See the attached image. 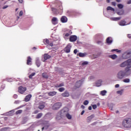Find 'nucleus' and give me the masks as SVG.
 Listing matches in <instances>:
<instances>
[{
    "instance_id": "nucleus-1",
    "label": "nucleus",
    "mask_w": 131,
    "mask_h": 131,
    "mask_svg": "<svg viewBox=\"0 0 131 131\" xmlns=\"http://www.w3.org/2000/svg\"><path fill=\"white\" fill-rule=\"evenodd\" d=\"M131 74V69L129 68H125L124 70H120L116 75V77L117 79L121 80L123 79L124 77L125 76H129Z\"/></svg>"
},
{
    "instance_id": "nucleus-2",
    "label": "nucleus",
    "mask_w": 131,
    "mask_h": 131,
    "mask_svg": "<svg viewBox=\"0 0 131 131\" xmlns=\"http://www.w3.org/2000/svg\"><path fill=\"white\" fill-rule=\"evenodd\" d=\"M66 114H68V108L64 107L57 114L56 119H61V118L66 116Z\"/></svg>"
},
{
    "instance_id": "nucleus-3",
    "label": "nucleus",
    "mask_w": 131,
    "mask_h": 131,
    "mask_svg": "<svg viewBox=\"0 0 131 131\" xmlns=\"http://www.w3.org/2000/svg\"><path fill=\"white\" fill-rule=\"evenodd\" d=\"M122 126L125 128H130L131 127V119L128 118L124 119L122 123Z\"/></svg>"
},
{
    "instance_id": "nucleus-4",
    "label": "nucleus",
    "mask_w": 131,
    "mask_h": 131,
    "mask_svg": "<svg viewBox=\"0 0 131 131\" xmlns=\"http://www.w3.org/2000/svg\"><path fill=\"white\" fill-rule=\"evenodd\" d=\"M127 66V67H126ZM120 67L122 68H124V67H126V68H129V69L131 68V59H128L127 60L123 62L121 64H120Z\"/></svg>"
},
{
    "instance_id": "nucleus-5",
    "label": "nucleus",
    "mask_w": 131,
    "mask_h": 131,
    "mask_svg": "<svg viewBox=\"0 0 131 131\" xmlns=\"http://www.w3.org/2000/svg\"><path fill=\"white\" fill-rule=\"evenodd\" d=\"M60 107H62V103L56 102L53 105L52 109L53 110H58V109H60Z\"/></svg>"
},
{
    "instance_id": "nucleus-6",
    "label": "nucleus",
    "mask_w": 131,
    "mask_h": 131,
    "mask_svg": "<svg viewBox=\"0 0 131 131\" xmlns=\"http://www.w3.org/2000/svg\"><path fill=\"white\" fill-rule=\"evenodd\" d=\"M43 43L46 46H50V47H53V46H54V43H53V42L50 41V40H49V39H44Z\"/></svg>"
},
{
    "instance_id": "nucleus-7",
    "label": "nucleus",
    "mask_w": 131,
    "mask_h": 131,
    "mask_svg": "<svg viewBox=\"0 0 131 131\" xmlns=\"http://www.w3.org/2000/svg\"><path fill=\"white\" fill-rule=\"evenodd\" d=\"M26 87L20 86L18 88V93H20V94H24V93L26 92Z\"/></svg>"
},
{
    "instance_id": "nucleus-8",
    "label": "nucleus",
    "mask_w": 131,
    "mask_h": 131,
    "mask_svg": "<svg viewBox=\"0 0 131 131\" xmlns=\"http://www.w3.org/2000/svg\"><path fill=\"white\" fill-rule=\"evenodd\" d=\"M69 40L71 42H74V41H76V40H77V36L76 35H71L70 37Z\"/></svg>"
},
{
    "instance_id": "nucleus-9",
    "label": "nucleus",
    "mask_w": 131,
    "mask_h": 131,
    "mask_svg": "<svg viewBox=\"0 0 131 131\" xmlns=\"http://www.w3.org/2000/svg\"><path fill=\"white\" fill-rule=\"evenodd\" d=\"M72 48V46H71L70 45V44H68L66 47L64 48V52H66V53H69L70 52V51H71V48Z\"/></svg>"
},
{
    "instance_id": "nucleus-10",
    "label": "nucleus",
    "mask_w": 131,
    "mask_h": 131,
    "mask_svg": "<svg viewBox=\"0 0 131 131\" xmlns=\"http://www.w3.org/2000/svg\"><path fill=\"white\" fill-rule=\"evenodd\" d=\"M131 21H129L128 24H126V21L124 19H123L119 22V24L120 26H125V25H129Z\"/></svg>"
},
{
    "instance_id": "nucleus-11",
    "label": "nucleus",
    "mask_w": 131,
    "mask_h": 131,
    "mask_svg": "<svg viewBox=\"0 0 131 131\" xmlns=\"http://www.w3.org/2000/svg\"><path fill=\"white\" fill-rule=\"evenodd\" d=\"M27 64L29 65L30 66H31V65H32V59L30 56H28L27 57Z\"/></svg>"
},
{
    "instance_id": "nucleus-12",
    "label": "nucleus",
    "mask_w": 131,
    "mask_h": 131,
    "mask_svg": "<svg viewBox=\"0 0 131 131\" xmlns=\"http://www.w3.org/2000/svg\"><path fill=\"white\" fill-rule=\"evenodd\" d=\"M58 18H57V17H53V18L51 20V22L52 23V24H53V25H56L57 24H58Z\"/></svg>"
},
{
    "instance_id": "nucleus-13",
    "label": "nucleus",
    "mask_w": 131,
    "mask_h": 131,
    "mask_svg": "<svg viewBox=\"0 0 131 131\" xmlns=\"http://www.w3.org/2000/svg\"><path fill=\"white\" fill-rule=\"evenodd\" d=\"M60 21L62 23H66V22L68 21V19L67 18V17L62 16L60 19Z\"/></svg>"
},
{
    "instance_id": "nucleus-14",
    "label": "nucleus",
    "mask_w": 131,
    "mask_h": 131,
    "mask_svg": "<svg viewBox=\"0 0 131 131\" xmlns=\"http://www.w3.org/2000/svg\"><path fill=\"white\" fill-rule=\"evenodd\" d=\"M51 56L48 54H45L43 55V59L44 60L43 61V62H45V61H47V60H48V59H51Z\"/></svg>"
},
{
    "instance_id": "nucleus-15",
    "label": "nucleus",
    "mask_w": 131,
    "mask_h": 131,
    "mask_svg": "<svg viewBox=\"0 0 131 131\" xmlns=\"http://www.w3.org/2000/svg\"><path fill=\"white\" fill-rule=\"evenodd\" d=\"M31 97H32V96L31 95V94H29L28 95L25 99V102H29V101H30V99H31Z\"/></svg>"
},
{
    "instance_id": "nucleus-16",
    "label": "nucleus",
    "mask_w": 131,
    "mask_h": 131,
    "mask_svg": "<svg viewBox=\"0 0 131 131\" xmlns=\"http://www.w3.org/2000/svg\"><path fill=\"white\" fill-rule=\"evenodd\" d=\"M102 80L100 79L98 81H96L95 83L96 86H101L102 85Z\"/></svg>"
},
{
    "instance_id": "nucleus-17",
    "label": "nucleus",
    "mask_w": 131,
    "mask_h": 131,
    "mask_svg": "<svg viewBox=\"0 0 131 131\" xmlns=\"http://www.w3.org/2000/svg\"><path fill=\"white\" fill-rule=\"evenodd\" d=\"M106 41L107 43L110 45L111 43H112L113 41L112 40V38L111 37H108L107 38Z\"/></svg>"
},
{
    "instance_id": "nucleus-18",
    "label": "nucleus",
    "mask_w": 131,
    "mask_h": 131,
    "mask_svg": "<svg viewBox=\"0 0 131 131\" xmlns=\"http://www.w3.org/2000/svg\"><path fill=\"white\" fill-rule=\"evenodd\" d=\"M62 97H68L69 96V92L67 91H66L64 93L61 94Z\"/></svg>"
},
{
    "instance_id": "nucleus-19",
    "label": "nucleus",
    "mask_w": 131,
    "mask_h": 131,
    "mask_svg": "<svg viewBox=\"0 0 131 131\" xmlns=\"http://www.w3.org/2000/svg\"><path fill=\"white\" fill-rule=\"evenodd\" d=\"M55 95H57V92L56 91H53V92H50L48 93V95H49L50 97H53Z\"/></svg>"
},
{
    "instance_id": "nucleus-20",
    "label": "nucleus",
    "mask_w": 131,
    "mask_h": 131,
    "mask_svg": "<svg viewBox=\"0 0 131 131\" xmlns=\"http://www.w3.org/2000/svg\"><path fill=\"white\" fill-rule=\"evenodd\" d=\"M116 13L119 16H122V15L124 14V10L122 9L120 11H117Z\"/></svg>"
},
{
    "instance_id": "nucleus-21",
    "label": "nucleus",
    "mask_w": 131,
    "mask_h": 131,
    "mask_svg": "<svg viewBox=\"0 0 131 131\" xmlns=\"http://www.w3.org/2000/svg\"><path fill=\"white\" fill-rule=\"evenodd\" d=\"M64 82H62L60 84H56L54 85L55 88H62V86H64Z\"/></svg>"
},
{
    "instance_id": "nucleus-22",
    "label": "nucleus",
    "mask_w": 131,
    "mask_h": 131,
    "mask_svg": "<svg viewBox=\"0 0 131 131\" xmlns=\"http://www.w3.org/2000/svg\"><path fill=\"white\" fill-rule=\"evenodd\" d=\"M94 117H95V115L92 114L91 116L88 117L87 118V120L88 122H90L91 121V120H92V118H94Z\"/></svg>"
},
{
    "instance_id": "nucleus-23",
    "label": "nucleus",
    "mask_w": 131,
    "mask_h": 131,
    "mask_svg": "<svg viewBox=\"0 0 131 131\" xmlns=\"http://www.w3.org/2000/svg\"><path fill=\"white\" fill-rule=\"evenodd\" d=\"M109 58H111L113 60H115V59L117 58V55L116 54L109 55Z\"/></svg>"
},
{
    "instance_id": "nucleus-24",
    "label": "nucleus",
    "mask_w": 131,
    "mask_h": 131,
    "mask_svg": "<svg viewBox=\"0 0 131 131\" xmlns=\"http://www.w3.org/2000/svg\"><path fill=\"white\" fill-rule=\"evenodd\" d=\"M81 80H79L76 83V85L77 86V88H79V86H81Z\"/></svg>"
},
{
    "instance_id": "nucleus-25",
    "label": "nucleus",
    "mask_w": 131,
    "mask_h": 131,
    "mask_svg": "<svg viewBox=\"0 0 131 131\" xmlns=\"http://www.w3.org/2000/svg\"><path fill=\"white\" fill-rule=\"evenodd\" d=\"M42 76L43 78H46V79H48V78H49V75H48V74L47 73H43L42 74Z\"/></svg>"
},
{
    "instance_id": "nucleus-26",
    "label": "nucleus",
    "mask_w": 131,
    "mask_h": 131,
    "mask_svg": "<svg viewBox=\"0 0 131 131\" xmlns=\"http://www.w3.org/2000/svg\"><path fill=\"white\" fill-rule=\"evenodd\" d=\"M114 106H115V104H114V103L108 104V106L110 108L112 111V110H113V107H114Z\"/></svg>"
},
{
    "instance_id": "nucleus-27",
    "label": "nucleus",
    "mask_w": 131,
    "mask_h": 131,
    "mask_svg": "<svg viewBox=\"0 0 131 131\" xmlns=\"http://www.w3.org/2000/svg\"><path fill=\"white\" fill-rule=\"evenodd\" d=\"M131 52H125L124 53V56H126V58H129L130 57Z\"/></svg>"
},
{
    "instance_id": "nucleus-28",
    "label": "nucleus",
    "mask_w": 131,
    "mask_h": 131,
    "mask_svg": "<svg viewBox=\"0 0 131 131\" xmlns=\"http://www.w3.org/2000/svg\"><path fill=\"white\" fill-rule=\"evenodd\" d=\"M123 89H121V90L117 91V94L118 95H120V96H122V94H123Z\"/></svg>"
},
{
    "instance_id": "nucleus-29",
    "label": "nucleus",
    "mask_w": 131,
    "mask_h": 131,
    "mask_svg": "<svg viewBox=\"0 0 131 131\" xmlns=\"http://www.w3.org/2000/svg\"><path fill=\"white\" fill-rule=\"evenodd\" d=\"M120 19H121V17H113L111 18L113 21H118L119 20H120Z\"/></svg>"
},
{
    "instance_id": "nucleus-30",
    "label": "nucleus",
    "mask_w": 131,
    "mask_h": 131,
    "mask_svg": "<svg viewBox=\"0 0 131 131\" xmlns=\"http://www.w3.org/2000/svg\"><path fill=\"white\" fill-rule=\"evenodd\" d=\"M106 10H107V11H113V12H114L115 11V9H114V8L111 7V6L107 7Z\"/></svg>"
},
{
    "instance_id": "nucleus-31",
    "label": "nucleus",
    "mask_w": 131,
    "mask_h": 131,
    "mask_svg": "<svg viewBox=\"0 0 131 131\" xmlns=\"http://www.w3.org/2000/svg\"><path fill=\"white\" fill-rule=\"evenodd\" d=\"M106 94H107V91L106 90L102 91L100 92V95H101V96H105Z\"/></svg>"
},
{
    "instance_id": "nucleus-32",
    "label": "nucleus",
    "mask_w": 131,
    "mask_h": 131,
    "mask_svg": "<svg viewBox=\"0 0 131 131\" xmlns=\"http://www.w3.org/2000/svg\"><path fill=\"white\" fill-rule=\"evenodd\" d=\"M10 129L9 127H4L0 129V131H10L9 129Z\"/></svg>"
},
{
    "instance_id": "nucleus-33",
    "label": "nucleus",
    "mask_w": 131,
    "mask_h": 131,
    "mask_svg": "<svg viewBox=\"0 0 131 131\" xmlns=\"http://www.w3.org/2000/svg\"><path fill=\"white\" fill-rule=\"evenodd\" d=\"M66 117L68 119H71L72 118V116H71L69 113L66 114Z\"/></svg>"
},
{
    "instance_id": "nucleus-34",
    "label": "nucleus",
    "mask_w": 131,
    "mask_h": 131,
    "mask_svg": "<svg viewBox=\"0 0 131 131\" xmlns=\"http://www.w3.org/2000/svg\"><path fill=\"white\" fill-rule=\"evenodd\" d=\"M52 12H53V13L54 14H57V13H58V9L54 8H52Z\"/></svg>"
},
{
    "instance_id": "nucleus-35",
    "label": "nucleus",
    "mask_w": 131,
    "mask_h": 131,
    "mask_svg": "<svg viewBox=\"0 0 131 131\" xmlns=\"http://www.w3.org/2000/svg\"><path fill=\"white\" fill-rule=\"evenodd\" d=\"M41 116H42V113H39L37 115L36 118L38 119L40 118L41 117Z\"/></svg>"
},
{
    "instance_id": "nucleus-36",
    "label": "nucleus",
    "mask_w": 131,
    "mask_h": 131,
    "mask_svg": "<svg viewBox=\"0 0 131 131\" xmlns=\"http://www.w3.org/2000/svg\"><path fill=\"white\" fill-rule=\"evenodd\" d=\"M36 64L37 65V67H39V66H40V61H39V60H36Z\"/></svg>"
},
{
    "instance_id": "nucleus-37",
    "label": "nucleus",
    "mask_w": 131,
    "mask_h": 131,
    "mask_svg": "<svg viewBox=\"0 0 131 131\" xmlns=\"http://www.w3.org/2000/svg\"><path fill=\"white\" fill-rule=\"evenodd\" d=\"M58 91L60 93H62V92H64V91H65V88H64L63 87L60 88H59Z\"/></svg>"
},
{
    "instance_id": "nucleus-38",
    "label": "nucleus",
    "mask_w": 131,
    "mask_h": 131,
    "mask_svg": "<svg viewBox=\"0 0 131 131\" xmlns=\"http://www.w3.org/2000/svg\"><path fill=\"white\" fill-rule=\"evenodd\" d=\"M45 106L43 104H41L40 105H39L38 106V108L40 109V110H42V109H43L45 108Z\"/></svg>"
},
{
    "instance_id": "nucleus-39",
    "label": "nucleus",
    "mask_w": 131,
    "mask_h": 131,
    "mask_svg": "<svg viewBox=\"0 0 131 131\" xmlns=\"http://www.w3.org/2000/svg\"><path fill=\"white\" fill-rule=\"evenodd\" d=\"M23 111H22V110H19L16 112L15 114H16L17 115H18V114H21V113H22Z\"/></svg>"
},
{
    "instance_id": "nucleus-40",
    "label": "nucleus",
    "mask_w": 131,
    "mask_h": 131,
    "mask_svg": "<svg viewBox=\"0 0 131 131\" xmlns=\"http://www.w3.org/2000/svg\"><path fill=\"white\" fill-rule=\"evenodd\" d=\"M117 7H118V8H119V9H123V7H124V6H123V5L120 4H118V5H117Z\"/></svg>"
},
{
    "instance_id": "nucleus-41",
    "label": "nucleus",
    "mask_w": 131,
    "mask_h": 131,
    "mask_svg": "<svg viewBox=\"0 0 131 131\" xmlns=\"http://www.w3.org/2000/svg\"><path fill=\"white\" fill-rule=\"evenodd\" d=\"M123 81L124 82H126V83H128L130 81V80H129V79L128 78H126V79H124Z\"/></svg>"
},
{
    "instance_id": "nucleus-42",
    "label": "nucleus",
    "mask_w": 131,
    "mask_h": 131,
    "mask_svg": "<svg viewBox=\"0 0 131 131\" xmlns=\"http://www.w3.org/2000/svg\"><path fill=\"white\" fill-rule=\"evenodd\" d=\"M112 52H117V53H121V50H118V49H113Z\"/></svg>"
},
{
    "instance_id": "nucleus-43",
    "label": "nucleus",
    "mask_w": 131,
    "mask_h": 131,
    "mask_svg": "<svg viewBox=\"0 0 131 131\" xmlns=\"http://www.w3.org/2000/svg\"><path fill=\"white\" fill-rule=\"evenodd\" d=\"M35 75V73H32L31 75H29V78H32L33 76H34Z\"/></svg>"
},
{
    "instance_id": "nucleus-44",
    "label": "nucleus",
    "mask_w": 131,
    "mask_h": 131,
    "mask_svg": "<svg viewBox=\"0 0 131 131\" xmlns=\"http://www.w3.org/2000/svg\"><path fill=\"white\" fill-rule=\"evenodd\" d=\"M89 64V62L84 61L82 62V66H84V65H88Z\"/></svg>"
},
{
    "instance_id": "nucleus-45",
    "label": "nucleus",
    "mask_w": 131,
    "mask_h": 131,
    "mask_svg": "<svg viewBox=\"0 0 131 131\" xmlns=\"http://www.w3.org/2000/svg\"><path fill=\"white\" fill-rule=\"evenodd\" d=\"M89 104V101L88 100H85L83 102V104L85 105H86Z\"/></svg>"
},
{
    "instance_id": "nucleus-46",
    "label": "nucleus",
    "mask_w": 131,
    "mask_h": 131,
    "mask_svg": "<svg viewBox=\"0 0 131 131\" xmlns=\"http://www.w3.org/2000/svg\"><path fill=\"white\" fill-rule=\"evenodd\" d=\"M19 17H22V16H23V11H20L19 12Z\"/></svg>"
},
{
    "instance_id": "nucleus-47",
    "label": "nucleus",
    "mask_w": 131,
    "mask_h": 131,
    "mask_svg": "<svg viewBox=\"0 0 131 131\" xmlns=\"http://www.w3.org/2000/svg\"><path fill=\"white\" fill-rule=\"evenodd\" d=\"M98 55H93V59H97V58H98Z\"/></svg>"
},
{
    "instance_id": "nucleus-48",
    "label": "nucleus",
    "mask_w": 131,
    "mask_h": 131,
    "mask_svg": "<svg viewBox=\"0 0 131 131\" xmlns=\"http://www.w3.org/2000/svg\"><path fill=\"white\" fill-rule=\"evenodd\" d=\"M93 109H97V105L96 104L92 105Z\"/></svg>"
},
{
    "instance_id": "nucleus-49",
    "label": "nucleus",
    "mask_w": 131,
    "mask_h": 131,
    "mask_svg": "<svg viewBox=\"0 0 131 131\" xmlns=\"http://www.w3.org/2000/svg\"><path fill=\"white\" fill-rule=\"evenodd\" d=\"M71 33H67L65 34V36H66V37H68V36H70L71 35Z\"/></svg>"
},
{
    "instance_id": "nucleus-50",
    "label": "nucleus",
    "mask_w": 131,
    "mask_h": 131,
    "mask_svg": "<svg viewBox=\"0 0 131 131\" xmlns=\"http://www.w3.org/2000/svg\"><path fill=\"white\" fill-rule=\"evenodd\" d=\"M24 106H25V105H20V106L17 107L16 108V109H17V110L20 109V108H23V107H24Z\"/></svg>"
},
{
    "instance_id": "nucleus-51",
    "label": "nucleus",
    "mask_w": 131,
    "mask_h": 131,
    "mask_svg": "<svg viewBox=\"0 0 131 131\" xmlns=\"http://www.w3.org/2000/svg\"><path fill=\"white\" fill-rule=\"evenodd\" d=\"M78 52V51L77 50V49H75L74 50V54H75V55H76V54H77V52Z\"/></svg>"
},
{
    "instance_id": "nucleus-52",
    "label": "nucleus",
    "mask_w": 131,
    "mask_h": 131,
    "mask_svg": "<svg viewBox=\"0 0 131 131\" xmlns=\"http://www.w3.org/2000/svg\"><path fill=\"white\" fill-rule=\"evenodd\" d=\"M77 56H79V57H81V58H82V53H79V54H77Z\"/></svg>"
},
{
    "instance_id": "nucleus-53",
    "label": "nucleus",
    "mask_w": 131,
    "mask_h": 131,
    "mask_svg": "<svg viewBox=\"0 0 131 131\" xmlns=\"http://www.w3.org/2000/svg\"><path fill=\"white\" fill-rule=\"evenodd\" d=\"M59 8L60 11H63V7L62 6V5L59 6Z\"/></svg>"
},
{
    "instance_id": "nucleus-54",
    "label": "nucleus",
    "mask_w": 131,
    "mask_h": 131,
    "mask_svg": "<svg viewBox=\"0 0 131 131\" xmlns=\"http://www.w3.org/2000/svg\"><path fill=\"white\" fill-rule=\"evenodd\" d=\"M112 5L113 6H114V7H115V6H116V3L115 2H112Z\"/></svg>"
},
{
    "instance_id": "nucleus-55",
    "label": "nucleus",
    "mask_w": 131,
    "mask_h": 131,
    "mask_svg": "<svg viewBox=\"0 0 131 131\" xmlns=\"http://www.w3.org/2000/svg\"><path fill=\"white\" fill-rule=\"evenodd\" d=\"M86 55H88L87 53H82V57H85V56H86Z\"/></svg>"
},
{
    "instance_id": "nucleus-56",
    "label": "nucleus",
    "mask_w": 131,
    "mask_h": 131,
    "mask_svg": "<svg viewBox=\"0 0 131 131\" xmlns=\"http://www.w3.org/2000/svg\"><path fill=\"white\" fill-rule=\"evenodd\" d=\"M13 98H14V99H17V98H18V95L14 94L13 95Z\"/></svg>"
},
{
    "instance_id": "nucleus-57",
    "label": "nucleus",
    "mask_w": 131,
    "mask_h": 131,
    "mask_svg": "<svg viewBox=\"0 0 131 131\" xmlns=\"http://www.w3.org/2000/svg\"><path fill=\"white\" fill-rule=\"evenodd\" d=\"M95 78V77L94 76H91L90 77V79L91 80V79H94Z\"/></svg>"
},
{
    "instance_id": "nucleus-58",
    "label": "nucleus",
    "mask_w": 131,
    "mask_h": 131,
    "mask_svg": "<svg viewBox=\"0 0 131 131\" xmlns=\"http://www.w3.org/2000/svg\"><path fill=\"white\" fill-rule=\"evenodd\" d=\"M97 123H98V122H95L94 123H93L91 125H96V124H97Z\"/></svg>"
},
{
    "instance_id": "nucleus-59",
    "label": "nucleus",
    "mask_w": 131,
    "mask_h": 131,
    "mask_svg": "<svg viewBox=\"0 0 131 131\" xmlns=\"http://www.w3.org/2000/svg\"><path fill=\"white\" fill-rule=\"evenodd\" d=\"M127 4L128 5H130V4H131V0H129L128 1H127Z\"/></svg>"
},
{
    "instance_id": "nucleus-60",
    "label": "nucleus",
    "mask_w": 131,
    "mask_h": 131,
    "mask_svg": "<svg viewBox=\"0 0 131 131\" xmlns=\"http://www.w3.org/2000/svg\"><path fill=\"white\" fill-rule=\"evenodd\" d=\"M8 7H9V6L6 5L4 7H3V9H7V8H8Z\"/></svg>"
},
{
    "instance_id": "nucleus-61",
    "label": "nucleus",
    "mask_w": 131,
    "mask_h": 131,
    "mask_svg": "<svg viewBox=\"0 0 131 131\" xmlns=\"http://www.w3.org/2000/svg\"><path fill=\"white\" fill-rule=\"evenodd\" d=\"M115 86L116 88H119V84H117L115 85Z\"/></svg>"
},
{
    "instance_id": "nucleus-62",
    "label": "nucleus",
    "mask_w": 131,
    "mask_h": 131,
    "mask_svg": "<svg viewBox=\"0 0 131 131\" xmlns=\"http://www.w3.org/2000/svg\"><path fill=\"white\" fill-rule=\"evenodd\" d=\"M4 89H5V85H2L1 86V89L4 90Z\"/></svg>"
},
{
    "instance_id": "nucleus-63",
    "label": "nucleus",
    "mask_w": 131,
    "mask_h": 131,
    "mask_svg": "<svg viewBox=\"0 0 131 131\" xmlns=\"http://www.w3.org/2000/svg\"><path fill=\"white\" fill-rule=\"evenodd\" d=\"M116 2H117V3H121V0H116Z\"/></svg>"
},
{
    "instance_id": "nucleus-64",
    "label": "nucleus",
    "mask_w": 131,
    "mask_h": 131,
    "mask_svg": "<svg viewBox=\"0 0 131 131\" xmlns=\"http://www.w3.org/2000/svg\"><path fill=\"white\" fill-rule=\"evenodd\" d=\"M89 110H92V106H90L88 108Z\"/></svg>"
}]
</instances>
